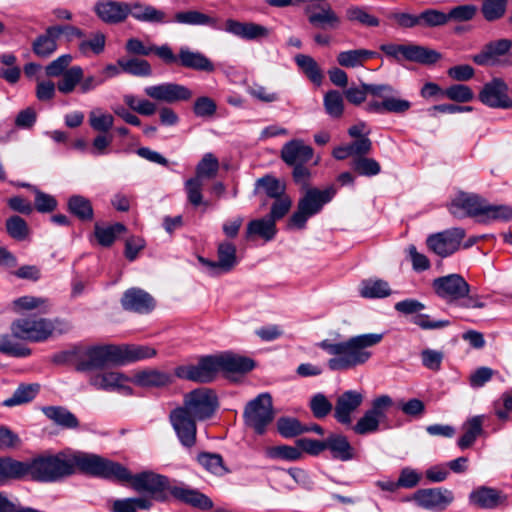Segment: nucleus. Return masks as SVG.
<instances>
[{
    "instance_id": "1",
    "label": "nucleus",
    "mask_w": 512,
    "mask_h": 512,
    "mask_svg": "<svg viewBox=\"0 0 512 512\" xmlns=\"http://www.w3.org/2000/svg\"><path fill=\"white\" fill-rule=\"evenodd\" d=\"M103 457L84 452L42 454L28 461L31 479L44 483L58 482L81 471L100 477Z\"/></svg>"
},
{
    "instance_id": "2",
    "label": "nucleus",
    "mask_w": 512,
    "mask_h": 512,
    "mask_svg": "<svg viewBox=\"0 0 512 512\" xmlns=\"http://www.w3.org/2000/svg\"><path fill=\"white\" fill-rule=\"evenodd\" d=\"M100 477L119 481L129 482L138 492H147L154 500L164 502L168 500L173 485L170 480L161 474L152 471H144L138 474H131L130 471L120 463L103 458Z\"/></svg>"
},
{
    "instance_id": "3",
    "label": "nucleus",
    "mask_w": 512,
    "mask_h": 512,
    "mask_svg": "<svg viewBox=\"0 0 512 512\" xmlns=\"http://www.w3.org/2000/svg\"><path fill=\"white\" fill-rule=\"evenodd\" d=\"M383 336V333L361 334L339 343L325 340L320 346L334 356L328 361L331 370H347L366 363L372 356L369 348L379 344Z\"/></svg>"
},
{
    "instance_id": "4",
    "label": "nucleus",
    "mask_w": 512,
    "mask_h": 512,
    "mask_svg": "<svg viewBox=\"0 0 512 512\" xmlns=\"http://www.w3.org/2000/svg\"><path fill=\"white\" fill-rule=\"evenodd\" d=\"M93 10L97 17L107 24L122 23L129 15L136 21L154 25H168L171 22L163 9L142 2L99 0L95 3Z\"/></svg>"
},
{
    "instance_id": "5",
    "label": "nucleus",
    "mask_w": 512,
    "mask_h": 512,
    "mask_svg": "<svg viewBox=\"0 0 512 512\" xmlns=\"http://www.w3.org/2000/svg\"><path fill=\"white\" fill-rule=\"evenodd\" d=\"M450 213L457 218L481 217L483 220L508 221L512 219V207L491 205L474 194L460 193L449 206Z\"/></svg>"
},
{
    "instance_id": "6",
    "label": "nucleus",
    "mask_w": 512,
    "mask_h": 512,
    "mask_svg": "<svg viewBox=\"0 0 512 512\" xmlns=\"http://www.w3.org/2000/svg\"><path fill=\"white\" fill-rule=\"evenodd\" d=\"M335 195L333 188L319 190L317 188H309L303 197L300 198L297 210L289 219L288 227L303 229L307 220L319 213L323 206L330 202Z\"/></svg>"
},
{
    "instance_id": "7",
    "label": "nucleus",
    "mask_w": 512,
    "mask_h": 512,
    "mask_svg": "<svg viewBox=\"0 0 512 512\" xmlns=\"http://www.w3.org/2000/svg\"><path fill=\"white\" fill-rule=\"evenodd\" d=\"M393 399L386 394L377 396L371 402V407L353 425L352 430L357 435L376 433L384 425L388 427V412L393 407Z\"/></svg>"
},
{
    "instance_id": "8",
    "label": "nucleus",
    "mask_w": 512,
    "mask_h": 512,
    "mask_svg": "<svg viewBox=\"0 0 512 512\" xmlns=\"http://www.w3.org/2000/svg\"><path fill=\"white\" fill-rule=\"evenodd\" d=\"M368 89L372 97L379 99L367 104L368 112L402 114L411 108V102L401 98L400 92L389 84H370Z\"/></svg>"
},
{
    "instance_id": "9",
    "label": "nucleus",
    "mask_w": 512,
    "mask_h": 512,
    "mask_svg": "<svg viewBox=\"0 0 512 512\" xmlns=\"http://www.w3.org/2000/svg\"><path fill=\"white\" fill-rule=\"evenodd\" d=\"M117 345H94L79 350L76 356V369L78 371H92L102 369L110 364L118 365Z\"/></svg>"
},
{
    "instance_id": "10",
    "label": "nucleus",
    "mask_w": 512,
    "mask_h": 512,
    "mask_svg": "<svg viewBox=\"0 0 512 512\" xmlns=\"http://www.w3.org/2000/svg\"><path fill=\"white\" fill-rule=\"evenodd\" d=\"M58 320L45 318H22L11 324L12 335L15 338L30 342H42L53 335Z\"/></svg>"
},
{
    "instance_id": "11",
    "label": "nucleus",
    "mask_w": 512,
    "mask_h": 512,
    "mask_svg": "<svg viewBox=\"0 0 512 512\" xmlns=\"http://www.w3.org/2000/svg\"><path fill=\"white\" fill-rule=\"evenodd\" d=\"M274 419L272 397L262 393L251 400L245 407L244 420L247 427L257 434H264Z\"/></svg>"
},
{
    "instance_id": "12",
    "label": "nucleus",
    "mask_w": 512,
    "mask_h": 512,
    "mask_svg": "<svg viewBox=\"0 0 512 512\" xmlns=\"http://www.w3.org/2000/svg\"><path fill=\"white\" fill-rule=\"evenodd\" d=\"M183 408L197 420L210 418L218 407L215 392L209 388H198L184 396Z\"/></svg>"
},
{
    "instance_id": "13",
    "label": "nucleus",
    "mask_w": 512,
    "mask_h": 512,
    "mask_svg": "<svg viewBox=\"0 0 512 512\" xmlns=\"http://www.w3.org/2000/svg\"><path fill=\"white\" fill-rule=\"evenodd\" d=\"M221 372L218 355H209L199 359L197 364L178 366L175 375L181 379L199 383L213 381Z\"/></svg>"
},
{
    "instance_id": "14",
    "label": "nucleus",
    "mask_w": 512,
    "mask_h": 512,
    "mask_svg": "<svg viewBox=\"0 0 512 512\" xmlns=\"http://www.w3.org/2000/svg\"><path fill=\"white\" fill-rule=\"evenodd\" d=\"M236 246L223 241L217 247V260L211 261L199 256L198 261L203 271L210 276H219L230 272L238 263Z\"/></svg>"
},
{
    "instance_id": "15",
    "label": "nucleus",
    "mask_w": 512,
    "mask_h": 512,
    "mask_svg": "<svg viewBox=\"0 0 512 512\" xmlns=\"http://www.w3.org/2000/svg\"><path fill=\"white\" fill-rule=\"evenodd\" d=\"M465 237V230L462 228H451L445 231L432 234L427 238L429 249L440 257H448L455 253Z\"/></svg>"
},
{
    "instance_id": "16",
    "label": "nucleus",
    "mask_w": 512,
    "mask_h": 512,
    "mask_svg": "<svg viewBox=\"0 0 512 512\" xmlns=\"http://www.w3.org/2000/svg\"><path fill=\"white\" fill-rule=\"evenodd\" d=\"M454 499L453 492L444 487L419 489L411 498L417 506L432 511L445 510Z\"/></svg>"
},
{
    "instance_id": "17",
    "label": "nucleus",
    "mask_w": 512,
    "mask_h": 512,
    "mask_svg": "<svg viewBox=\"0 0 512 512\" xmlns=\"http://www.w3.org/2000/svg\"><path fill=\"white\" fill-rule=\"evenodd\" d=\"M169 419L181 444L192 447L196 441L197 419L181 406L170 412Z\"/></svg>"
},
{
    "instance_id": "18",
    "label": "nucleus",
    "mask_w": 512,
    "mask_h": 512,
    "mask_svg": "<svg viewBox=\"0 0 512 512\" xmlns=\"http://www.w3.org/2000/svg\"><path fill=\"white\" fill-rule=\"evenodd\" d=\"M144 93L155 101L169 104L188 101L193 96V92L188 87L173 82L146 86Z\"/></svg>"
},
{
    "instance_id": "19",
    "label": "nucleus",
    "mask_w": 512,
    "mask_h": 512,
    "mask_svg": "<svg viewBox=\"0 0 512 512\" xmlns=\"http://www.w3.org/2000/svg\"><path fill=\"white\" fill-rule=\"evenodd\" d=\"M478 98L481 103L490 108H512V98L508 95V86L500 78H493L485 83Z\"/></svg>"
},
{
    "instance_id": "20",
    "label": "nucleus",
    "mask_w": 512,
    "mask_h": 512,
    "mask_svg": "<svg viewBox=\"0 0 512 512\" xmlns=\"http://www.w3.org/2000/svg\"><path fill=\"white\" fill-rule=\"evenodd\" d=\"M130 377L118 371H105L90 375L89 384L97 390L117 391L124 395H131L132 389L128 385Z\"/></svg>"
},
{
    "instance_id": "21",
    "label": "nucleus",
    "mask_w": 512,
    "mask_h": 512,
    "mask_svg": "<svg viewBox=\"0 0 512 512\" xmlns=\"http://www.w3.org/2000/svg\"><path fill=\"white\" fill-rule=\"evenodd\" d=\"M364 400V393L356 390H348L343 392L337 399L334 417L343 424L350 425L352 423V413L361 406Z\"/></svg>"
},
{
    "instance_id": "22",
    "label": "nucleus",
    "mask_w": 512,
    "mask_h": 512,
    "mask_svg": "<svg viewBox=\"0 0 512 512\" xmlns=\"http://www.w3.org/2000/svg\"><path fill=\"white\" fill-rule=\"evenodd\" d=\"M314 155L311 146L303 140L293 139L285 143L281 149V159L287 165H299L308 163Z\"/></svg>"
},
{
    "instance_id": "23",
    "label": "nucleus",
    "mask_w": 512,
    "mask_h": 512,
    "mask_svg": "<svg viewBox=\"0 0 512 512\" xmlns=\"http://www.w3.org/2000/svg\"><path fill=\"white\" fill-rule=\"evenodd\" d=\"M223 30L245 40L261 39L269 35V29L263 25L234 19H227Z\"/></svg>"
},
{
    "instance_id": "24",
    "label": "nucleus",
    "mask_w": 512,
    "mask_h": 512,
    "mask_svg": "<svg viewBox=\"0 0 512 512\" xmlns=\"http://www.w3.org/2000/svg\"><path fill=\"white\" fill-rule=\"evenodd\" d=\"M121 303L125 310L139 314L149 313L156 305L154 298L146 290H127Z\"/></svg>"
},
{
    "instance_id": "25",
    "label": "nucleus",
    "mask_w": 512,
    "mask_h": 512,
    "mask_svg": "<svg viewBox=\"0 0 512 512\" xmlns=\"http://www.w3.org/2000/svg\"><path fill=\"white\" fill-rule=\"evenodd\" d=\"M506 499L501 491L487 486L477 487L469 494L470 504L482 509H495L504 504Z\"/></svg>"
},
{
    "instance_id": "26",
    "label": "nucleus",
    "mask_w": 512,
    "mask_h": 512,
    "mask_svg": "<svg viewBox=\"0 0 512 512\" xmlns=\"http://www.w3.org/2000/svg\"><path fill=\"white\" fill-rule=\"evenodd\" d=\"M118 349V365L151 359L157 355V350L150 345L120 344Z\"/></svg>"
},
{
    "instance_id": "27",
    "label": "nucleus",
    "mask_w": 512,
    "mask_h": 512,
    "mask_svg": "<svg viewBox=\"0 0 512 512\" xmlns=\"http://www.w3.org/2000/svg\"><path fill=\"white\" fill-rule=\"evenodd\" d=\"M169 373L158 369H145L137 371L130 377V382L143 388H158L169 385L172 382Z\"/></svg>"
},
{
    "instance_id": "28",
    "label": "nucleus",
    "mask_w": 512,
    "mask_h": 512,
    "mask_svg": "<svg viewBox=\"0 0 512 512\" xmlns=\"http://www.w3.org/2000/svg\"><path fill=\"white\" fill-rule=\"evenodd\" d=\"M178 64L188 69L209 73L215 70L214 64L208 57L199 51H192L186 46L179 49Z\"/></svg>"
},
{
    "instance_id": "29",
    "label": "nucleus",
    "mask_w": 512,
    "mask_h": 512,
    "mask_svg": "<svg viewBox=\"0 0 512 512\" xmlns=\"http://www.w3.org/2000/svg\"><path fill=\"white\" fill-rule=\"evenodd\" d=\"M512 47V41L508 39H501L487 44L484 49L474 55L472 60L481 66L494 65L497 62L498 56L504 55Z\"/></svg>"
},
{
    "instance_id": "30",
    "label": "nucleus",
    "mask_w": 512,
    "mask_h": 512,
    "mask_svg": "<svg viewBox=\"0 0 512 512\" xmlns=\"http://www.w3.org/2000/svg\"><path fill=\"white\" fill-rule=\"evenodd\" d=\"M170 492V496L193 507L210 509L213 506L212 501L206 495L184 485H173Z\"/></svg>"
},
{
    "instance_id": "31",
    "label": "nucleus",
    "mask_w": 512,
    "mask_h": 512,
    "mask_svg": "<svg viewBox=\"0 0 512 512\" xmlns=\"http://www.w3.org/2000/svg\"><path fill=\"white\" fill-rule=\"evenodd\" d=\"M168 17L171 20L169 24L178 23L193 26H209L217 30L221 29L216 18L197 10L178 11L175 13L174 17H170L169 15Z\"/></svg>"
},
{
    "instance_id": "32",
    "label": "nucleus",
    "mask_w": 512,
    "mask_h": 512,
    "mask_svg": "<svg viewBox=\"0 0 512 512\" xmlns=\"http://www.w3.org/2000/svg\"><path fill=\"white\" fill-rule=\"evenodd\" d=\"M326 450H329L332 458L340 461H350L355 457V450L347 437L341 434H331L325 439Z\"/></svg>"
},
{
    "instance_id": "33",
    "label": "nucleus",
    "mask_w": 512,
    "mask_h": 512,
    "mask_svg": "<svg viewBox=\"0 0 512 512\" xmlns=\"http://www.w3.org/2000/svg\"><path fill=\"white\" fill-rule=\"evenodd\" d=\"M218 358L221 371L226 373H246L255 367L251 358L229 352L218 354Z\"/></svg>"
},
{
    "instance_id": "34",
    "label": "nucleus",
    "mask_w": 512,
    "mask_h": 512,
    "mask_svg": "<svg viewBox=\"0 0 512 512\" xmlns=\"http://www.w3.org/2000/svg\"><path fill=\"white\" fill-rule=\"evenodd\" d=\"M276 233V222L269 216L250 221L246 229L247 239L259 237L265 241H271L274 239Z\"/></svg>"
},
{
    "instance_id": "35",
    "label": "nucleus",
    "mask_w": 512,
    "mask_h": 512,
    "mask_svg": "<svg viewBox=\"0 0 512 512\" xmlns=\"http://www.w3.org/2000/svg\"><path fill=\"white\" fill-rule=\"evenodd\" d=\"M29 476L28 461L22 462L11 457L0 458V478L2 485L12 479Z\"/></svg>"
},
{
    "instance_id": "36",
    "label": "nucleus",
    "mask_w": 512,
    "mask_h": 512,
    "mask_svg": "<svg viewBox=\"0 0 512 512\" xmlns=\"http://www.w3.org/2000/svg\"><path fill=\"white\" fill-rule=\"evenodd\" d=\"M484 416L477 415L466 420L462 425L463 435L458 439V446L464 450L471 447L483 432Z\"/></svg>"
},
{
    "instance_id": "37",
    "label": "nucleus",
    "mask_w": 512,
    "mask_h": 512,
    "mask_svg": "<svg viewBox=\"0 0 512 512\" xmlns=\"http://www.w3.org/2000/svg\"><path fill=\"white\" fill-rule=\"evenodd\" d=\"M105 46L106 35L101 31H93L80 40L78 50L83 56L90 57L102 54Z\"/></svg>"
},
{
    "instance_id": "38",
    "label": "nucleus",
    "mask_w": 512,
    "mask_h": 512,
    "mask_svg": "<svg viewBox=\"0 0 512 512\" xmlns=\"http://www.w3.org/2000/svg\"><path fill=\"white\" fill-rule=\"evenodd\" d=\"M376 55V52L367 49L347 50L337 55V62L345 68H357L363 66L367 60L376 57Z\"/></svg>"
},
{
    "instance_id": "39",
    "label": "nucleus",
    "mask_w": 512,
    "mask_h": 512,
    "mask_svg": "<svg viewBox=\"0 0 512 512\" xmlns=\"http://www.w3.org/2000/svg\"><path fill=\"white\" fill-rule=\"evenodd\" d=\"M52 30V26L48 27L45 33L33 42L32 49L37 56L47 58L57 50L58 37Z\"/></svg>"
},
{
    "instance_id": "40",
    "label": "nucleus",
    "mask_w": 512,
    "mask_h": 512,
    "mask_svg": "<svg viewBox=\"0 0 512 512\" xmlns=\"http://www.w3.org/2000/svg\"><path fill=\"white\" fill-rule=\"evenodd\" d=\"M44 415L55 424L65 428H76L78 420L68 409L61 406H46L42 408Z\"/></svg>"
},
{
    "instance_id": "41",
    "label": "nucleus",
    "mask_w": 512,
    "mask_h": 512,
    "mask_svg": "<svg viewBox=\"0 0 512 512\" xmlns=\"http://www.w3.org/2000/svg\"><path fill=\"white\" fill-rule=\"evenodd\" d=\"M441 58V54L433 49L424 46L408 44L405 59L424 65L436 63Z\"/></svg>"
},
{
    "instance_id": "42",
    "label": "nucleus",
    "mask_w": 512,
    "mask_h": 512,
    "mask_svg": "<svg viewBox=\"0 0 512 512\" xmlns=\"http://www.w3.org/2000/svg\"><path fill=\"white\" fill-rule=\"evenodd\" d=\"M436 292L439 297L451 304L468 308L482 306L479 300L469 295L470 290H436Z\"/></svg>"
},
{
    "instance_id": "43",
    "label": "nucleus",
    "mask_w": 512,
    "mask_h": 512,
    "mask_svg": "<svg viewBox=\"0 0 512 512\" xmlns=\"http://www.w3.org/2000/svg\"><path fill=\"white\" fill-rule=\"evenodd\" d=\"M17 57L13 53L0 54V78L9 84H16L21 77V68L16 64Z\"/></svg>"
},
{
    "instance_id": "44",
    "label": "nucleus",
    "mask_w": 512,
    "mask_h": 512,
    "mask_svg": "<svg viewBox=\"0 0 512 512\" xmlns=\"http://www.w3.org/2000/svg\"><path fill=\"white\" fill-rule=\"evenodd\" d=\"M90 127L97 132L108 133L114 125V116L108 111L96 107L89 112Z\"/></svg>"
},
{
    "instance_id": "45",
    "label": "nucleus",
    "mask_w": 512,
    "mask_h": 512,
    "mask_svg": "<svg viewBox=\"0 0 512 512\" xmlns=\"http://www.w3.org/2000/svg\"><path fill=\"white\" fill-rule=\"evenodd\" d=\"M118 66L123 72L137 77H149L152 75V67L150 63L141 58L119 59Z\"/></svg>"
},
{
    "instance_id": "46",
    "label": "nucleus",
    "mask_w": 512,
    "mask_h": 512,
    "mask_svg": "<svg viewBox=\"0 0 512 512\" xmlns=\"http://www.w3.org/2000/svg\"><path fill=\"white\" fill-rule=\"evenodd\" d=\"M126 231V227L121 223H115L108 226L95 224L94 235L97 242L103 247L111 246L116 237Z\"/></svg>"
},
{
    "instance_id": "47",
    "label": "nucleus",
    "mask_w": 512,
    "mask_h": 512,
    "mask_svg": "<svg viewBox=\"0 0 512 512\" xmlns=\"http://www.w3.org/2000/svg\"><path fill=\"white\" fill-rule=\"evenodd\" d=\"M69 211L82 221L93 219V208L89 199L81 195H73L68 199Z\"/></svg>"
},
{
    "instance_id": "48",
    "label": "nucleus",
    "mask_w": 512,
    "mask_h": 512,
    "mask_svg": "<svg viewBox=\"0 0 512 512\" xmlns=\"http://www.w3.org/2000/svg\"><path fill=\"white\" fill-rule=\"evenodd\" d=\"M152 502L145 497L124 498L113 501L112 512H137L139 509L148 510Z\"/></svg>"
},
{
    "instance_id": "49",
    "label": "nucleus",
    "mask_w": 512,
    "mask_h": 512,
    "mask_svg": "<svg viewBox=\"0 0 512 512\" xmlns=\"http://www.w3.org/2000/svg\"><path fill=\"white\" fill-rule=\"evenodd\" d=\"M61 76L62 79L58 81L57 88L62 94H70L82 80L83 68L78 65L72 66Z\"/></svg>"
},
{
    "instance_id": "50",
    "label": "nucleus",
    "mask_w": 512,
    "mask_h": 512,
    "mask_svg": "<svg viewBox=\"0 0 512 512\" xmlns=\"http://www.w3.org/2000/svg\"><path fill=\"white\" fill-rule=\"evenodd\" d=\"M265 456L273 460L297 461L302 458V451L298 446L278 445L267 447Z\"/></svg>"
},
{
    "instance_id": "51",
    "label": "nucleus",
    "mask_w": 512,
    "mask_h": 512,
    "mask_svg": "<svg viewBox=\"0 0 512 512\" xmlns=\"http://www.w3.org/2000/svg\"><path fill=\"white\" fill-rule=\"evenodd\" d=\"M295 62L303 73L315 84H321L323 74L317 62L308 55L298 54L295 56Z\"/></svg>"
},
{
    "instance_id": "52",
    "label": "nucleus",
    "mask_w": 512,
    "mask_h": 512,
    "mask_svg": "<svg viewBox=\"0 0 512 512\" xmlns=\"http://www.w3.org/2000/svg\"><path fill=\"white\" fill-rule=\"evenodd\" d=\"M309 23L322 29H336L340 26L341 19L332 7H326L325 10L322 9V14L313 12L309 17Z\"/></svg>"
},
{
    "instance_id": "53",
    "label": "nucleus",
    "mask_w": 512,
    "mask_h": 512,
    "mask_svg": "<svg viewBox=\"0 0 512 512\" xmlns=\"http://www.w3.org/2000/svg\"><path fill=\"white\" fill-rule=\"evenodd\" d=\"M123 101L132 111L143 116H151L157 111V105L154 102L133 94L124 95Z\"/></svg>"
},
{
    "instance_id": "54",
    "label": "nucleus",
    "mask_w": 512,
    "mask_h": 512,
    "mask_svg": "<svg viewBox=\"0 0 512 512\" xmlns=\"http://www.w3.org/2000/svg\"><path fill=\"white\" fill-rule=\"evenodd\" d=\"M40 389L39 384L20 385L14 392L13 396L6 399L4 404L6 406H15L27 403L33 400L38 394Z\"/></svg>"
},
{
    "instance_id": "55",
    "label": "nucleus",
    "mask_w": 512,
    "mask_h": 512,
    "mask_svg": "<svg viewBox=\"0 0 512 512\" xmlns=\"http://www.w3.org/2000/svg\"><path fill=\"white\" fill-rule=\"evenodd\" d=\"M323 105L326 113L332 118H340L344 112V100L337 90H330L324 95Z\"/></svg>"
},
{
    "instance_id": "56",
    "label": "nucleus",
    "mask_w": 512,
    "mask_h": 512,
    "mask_svg": "<svg viewBox=\"0 0 512 512\" xmlns=\"http://www.w3.org/2000/svg\"><path fill=\"white\" fill-rule=\"evenodd\" d=\"M257 189H262L264 193L273 199L285 195V185L273 176H264L256 181Z\"/></svg>"
},
{
    "instance_id": "57",
    "label": "nucleus",
    "mask_w": 512,
    "mask_h": 512,
    "mask_svg": "<svg viewBox=\"0 0 512 512\" xmlns=\"http://www.w3.org/2000/svg\"><path fill=\"white\" fill-rule=\"evenodd\" d=\"M218 170L219 162L217 158L213 154L207 153L198 163L196 167V176L194 178H199L201 181L204 178L211 179L216 176Z\"/></svg>"
},
{
    "instance_id": "58",
    "label": "nucleus",
    "mask_w": 512,
    "mask_h": 512,
    "mask_svg": "<svg viewBox=\"0 0 512 512\" xmlns=\"http://www.w3.org/2000/svg\"><path fill=\"white\" fill-rule=\"evenodd\" d=\"M247 93L253 99L263 103H273L280 100L278 92L257 82L248 86Z\"/></svg>"
},
{
    "instance_id": "59",
    "label": "nucleus",
    "mask_w": 512,
    "mask_h": 512,
    "mask_svg": "<svg viewBox=\"0 0 512 512\" xmlns=\"http://www.w3.org/2000/svg\"><path fill=\"white\" fill-rule=\"evenodd\" d=\"M0 352L14 357H26L31 354L29 348L17 343L7 334L0 336Z\"/></svg>"
},
{
    "instance_id": "60",
    "label": "nucleus",
    "mask_w": 512,
    "mask_h": 512,
    "mask_svg": "<svg viewBox=\"0 0 512 512\" xmlns=\"http://www.w3.org/2000/svg\"><path fill=\"white\" fill-rule=\"evenodd\" d=\"M508 0H484L481 11L487 21H494L501 18L507 7Z\"/></svg>"
},
{
    "instance_id": "61",
    "label": "nucleus",
    "mask_w": 512,
    "mask_h": 512,
    "mask_svg": "<svg viewBox=\"0 0 512 512\" xmlns=\"http://www.w3.org/2000/svg\"><path fill=\"white\" fill-rule=\"evenodd\" d=\"M346 16L348 20L358 22L368 27H377L380 23L377 17L369 14L364 8L358 6L349 7L346 10Z\"/></svg>"
},
{
    "instance_id": "62",
    "label": "nucleus",
    "mask_w": 512,
    "mask_h": 512,
    "mask_svg": "<svg viewBox=\"0 0 512 512\" xmlns=\"http://www.w3.org/2000/svg\"><path fill=\"white\" fill-rule=\"evenodd\" d=\"M352 168L363 176H375L380 173V164L373 158L357 157L352 162Z\"/></svg>"
},
{
    "instance_id": "63",
    "label": "nucleus",
    "mask_w": 512,
    "mask_h": 512,
    "mask_svg": "<svg viewBox=\"0 0 512 512\" xmlns=\"http://www.w3.org/2000/svg\"><path fill=\"white\" fill-rule=\"evenodd\" d=\"M443 96L455 102L466 103L473 100L474 93L467 85L455 84L446 88Z\"/></svg>"
},
{
    "instance_id": "64",
    "label": "nucleus",
    "mask_w": 512,
    "mask_h": 512,
    "mask_svg": "<svg viewBox=\"0 0 512 512\" xmlns=\"http://www.w3.org/2000/svg\"><path fill=\"white\" fill-rule=\"evenodd\" d=\"M198 462L207 471L215 475H223L226 472L223 459L219 454L201 453L198 455Z\"/></svg>"
}]
</instances>
